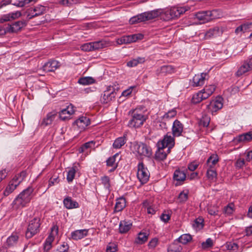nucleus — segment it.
<instances>
[{
  "instance_id": "obj_7",
  "label": "nucleus",
  "mask_w": 252,
  "mask_h": 252,
  "mask_svg": "<svg viewBox=\"0 0 252 252\" xmlns=\"http://www.w3.org/2000/svg\"><path fill=\"white\" fill-rule=\"evenodd\" d=\"M116 91L113 86H107L101 96L100 101L102 103L106 104L115 99Z\"/></svg>"
},
{
  "instance_id": "obj_41",
  "label": "nucleus",
  "mask_w": 252,
  "mask_h": 252,
  "mask_svg": "<svg viewBox=\"0 0 252 252\" xmlns=\"http://www.w3.org/2000/svg\"><path fill=\"white\" fill-rule=\"evenodd\" d=\"M209 15L210 21L213 20V19L220 18L222 16L221 11L218 9L209 11Z\"/></svg>"
},
{
  "instance_id": "obj_62",
  "label": "nucleus",
  "mask_w": 252,
  "mask_h": 252,
  "mask_svg": "<svg viewBox=\"0 0 252 252\" xmlns=\"http://www.w3.org/2000/svg\"><path fill=\"white\" fill-rule=\"evenodd\" d=\"M135 87L131 86L128 88L127 89L124 91L122 93V96H128L131 94L132 93V90Z\"/></svg>"
},
{
  "instance_id": "obj_51",
  "label": "nucleus",
  "mask_w": 252,
  "mask_h": 252,
  "mask_svg": "<svg viewBox=\"0 0 252 252\" xmlns=\"http://www.w3.org/2000/svg\"><path fill=\"white\" fill-rule=\"evenodd\" d=\"M69 246L67 243L63 242V244L54 252H68Z\"/></svg>"
},
{
  "instance_id": "obj_40",
  "label": "nucleus",
  "mask_w": 252,
  "mask_h": 252,
  "mask_svg": "<svg viewBox=\"0 0 252 252\" xmlns=\"http://www.w3.org/2000/svg\"><path fill=\"white\" fill-rule=\"evenodd\" d=\"M219 161V158L217 155H213L210 156L207 160V164L210 168H213Z\"/></svg>"
},
{
  "instance_id": "obj_14",
  "label": "nucleus",
  "mask_w": 252,
  "mask_h": 252,
  "mask_svg": "<svg viewBox=\"0 0 252 252\" xmlns=\"http://www.w3.org/2000/svg\"><path fill=\"white\" fill-rule=\"evenodd\" d=\"M184 126L178 120L174 121L172 127V133L173 137H179L182 135Z\"/></svg>"
},
{
  "instance_id": "obj_18",
  "label": "nucleus",
  "mask_w": 252,
  "mask_h": 252,
  "mask_svg": "<svg viewBox=\"0 0 252 252\" xmlns=\"http://www.w3.org/2000/svg\"><path fill=\"white\" fill-rule=\"evenodd\" d=\"M222 33V30L218 27H215L209 29L205 34L206 39L211 37H216L221 35Z\"/></svg>"
},
{
  "instance_id": "obj_3",
  "label": "nucleus",
  "mask_w": 252,
  "mask_h": 252,
  "mask_svg": "<svg viewBox=\"0 0 252 252\" xmlns=\"http://www.w3.org/2000/svg\"><path fill=\"white\" fill-rule=\"evenodd\" d=\"M146 117L138 110H134L132 113V118L129 121L128 126L130 127L138 128L142 126L146 120Z\"/></svg>"
},
{
  "instance_id": "obj_8",
  "label": "nucleus",
  "mask_w": 252,
  "mask_h": 252,
  "mask_svg": "<svg viewBox=\"0 0 252 252\" xmlns=\"http://www.w3.org/2000/svg\"><path fill=\"white\" fill-rule=\"evenodd\" d=\"M175 140L174 137L168 135L167 134L164 136L163 139L157 143V146L159 148H166L167 152L170 153V149L174 146Z\"/></svg>"
},
{
  "instance_id": "obj_43",
  "label": "nucleus",
  "mask_w": 252,
  "mask_h": 252,
  "mask_svg": "<svg viewBox=\"0 0 252 252\" xmlns=\"http://www.w3.org/2000/svg\"><path fill=\"white\" fill-rule=\"evenodd\" d=\"M77 169V167L76 166H73L68 170L66 177V179L68 182H71L74 179Z\"/></svg>"
},
{
  "instance_id": "obj_27",
  "label": "nucleus",
  "mask_w": 252,
  "mask_h": 252,
  "mask_svg": "<svg viewBox=\"0 0 252 252\" xmlns=\"http://www.w3.org/2000/svg\"><path fill=\"white\" fill-rule=\"evenodd\" d=\"M126 206V200L125 198L121 197L116 199L115 206L114 212L122 211Z\"/></svg>"
},
{
  "instance_id": "obj_23",
  "label": "nucleus",
  "mask_w": 252,
  "mask_h": 252,
  "mask_svg": "<svg viewBox=\"0 0 252 252\" xmlns=\"http://www.w3.org/2000/svg\"><path fill=\"white\" fill-rule=\"evenodd\" d=\"M196 18L202 23L210 21L209 11H202L197 12L195 15Z\"/></svg>"
},
{
  "instance_id": "obj_36",
  "label": "nucleus",
  "mask_w": 252,
  "mask_h": 252,
  "mask_svg": "<svg viewBox=\"0 0 252 252\" xmlns=\"http://www.w3.org/2000/svg\"><path fill=\"white\" fill-rule=\"evenodd\" d=\"M173 178L177 181H184L186 178V174L183 171L176 170L174 172Z\"/></svg>"
},
{
  "instance_id": "obj_17",
  "label": "nucleus",
  "mask_w": 252,
  "mask_h": 252,
  "mask_svg": "<svg viewBox=\"0 0 252 252\" xmlns=\"http://www.w3.org/2000/svg\"><path fill=\"white\" fill-rule=\"evenodd\" d=\"M60 66V63L55 60H51L45 63L42 68L44 71L53 72Z\"/></svg>"
},
{
  "instance_id": "obj_34",
  "label": "nucleus",
  "mask_w": 252,
  "mask_h": 252,
  "mask_svg": "<svg viewBox=\"0 0 252 252\" xmlns=\"http://www.w3.org/2000/svg\"><path fill=\"white\" fill-rule=\"evenodd\" d=\"M182 250L181 245L176 240L168 248L167 252H180Z\"/></svg>"
},
{
  "instance_id": "obj_60",
  "label": "nucleus",
  "mask_w": 252,
  "mask_h": 252,
  "mask_svg": "<svg viewBox=\"0 0 252 252\" xmlns=\"http://www.w3.org/2000/svg\"><path fill=\"white\" fill-rule=\"evenodd\" d=\"M226 247L228 250L236 251L238 248V245L235 243L229 242L226 244Z\"/></svg>"
},
{
  "instance_id": "obj_44",
  "label": "nucleus",
  "mask_w": 252,
  "mask_h": 252,
  "mask_svg": "<svg viewBox=\"0 0 252 252\" xmlns=\"http://www.w3.org/2000/svg\"><path fill=\"white\" fill-rule=\"evenodd\" d=\"M33 9L34 11L35 12L34 15L37 16L43 14L48 9L46 7L41 5H38L34 7Z\"/></svg>"
},
{
  "instance_id": "obj_46",
  "label": "nucleus",
  "mask_w": 252,
  "mask_h": 252,
  "mask_svg": "<svg viewBox=\"0 0 252 252\" xmlns=\"http://www.w3.org/2000/svg\"><path fill=\"white\" fill-rule=\"evenodd\" d=\"M17 187L16 185H13V183L9 182L8 185L6 187L3 192V195L5 196H8Z\"/></svg>"
},
{
  "instance_id": "obj_10",
  "label": "nucleus",
  "mask_w": 252,
  "mask_h": 252,
  "mask_svg": "<svg viewBox=\"0 0 252 252\" xmlns=\"http://www.w3.org/2000/svg\"><path fill=\"white\" fill-rule=\"evenodd\" d=\"M223 98L220 96H218L215 100H213L206 105V108L208 112L213 114L222 108L223 106Z\"/></svg>"
},
{
  "instance_id": "obj_25",
  "label": "nucleus",
  "mask_w": 252,
  "mask_h": 252,
  "mask_svg": "<svg viewBox=\"0 0 252 252\" xmlns=\"http://www.w3.org/2000/svg\"><path fill=\"white\" fill-rule=\"evenodd\" d=\"M63 202L65 207L68 209H72L79 207L78 202L72 200L70 197H67L64 198Z\"/></svg>"
},
{
  "instance_id": "obj_53",
  "label": "nucleus",
  "mask_w": 252,
  "mask_h": 252,
  "mask_svg": "<svg viewBox=\"0 0 252 252\" xmlns=\"http://www.w3.org/2000/svg\"><path fill=\"white\" fill-rule=\"evenodd\" d=\"M101 181L104 187L109 189L110 187V178L108 176H104L101 177Z\"/></svg>"
},
{
  "instance_id": "obj_59",
  "label": "nucleus",
  "mask_w": 252,
  "mask_h": 252,
  "mask_svg": "<svg viewBox=\"0 0 252 252\" xmlns=\"http://www.w3.org/2000/svg\"><path fill=\"white\" fill-rule=\"evenodd\" d=\"M245 164V159L244 158H239L236 160L235 165L237 168L241 169L244 166Z\"/></svg>"
},
{
  "instance_id": "obj_47",
  "label": "nucleus",
  "mask_w": 252,
  "mask_h": 252,
  "mask_svg": "<svg viewBox=\"0 0 252 252\" xmlns=\"http://www.w3.org/2000/svg\"><path fill=\"white\" fill-rule=\"evenodd\" d=\"M93 51L101 49L105 46V43L102 41L91 42Z\"/></svg>"
},
{
  "instance_id": "obj_37",
  "label": "nucleus",
  "mask_w": 252,
  "mask_h": 252,
  "mask_svg": "<svg viewBox=\"0 0 252 252\" xmlns=\"http://www.w3.org/2000/svg\"><path fill=\"white\" fill-rule=\"evenodd\" d=\"M206 176L209 180L211 182L216 181L217 173L216 171L213 168H209L207 169Z\"/></svg>"
},
{
  "instance_id": "obj_9",
  "label": "nucleus",
  "mask_w": 252,
  "mask_h": 252,
  "mask_svg": "<svg viewBox=\"0 0 252 252\" xmlns=\"http://www.w3.org/2000/svg\"><path fill=\"white\" fill-rule=\"evenodd\" d=\"M7 33H17L26 26L27 22L25 20H20L14 22L11 24H7Z\"/></svg>"
},
{
  "instance_id": "obj_13",
  "label": "nucleus",
  "mask_w": 252,
  "mask_h": 252,
  "mask_svg": "<svg viewBox=\"0 0 252 252\" xmlns=\"http://www.w3.org/2000/svg\"><path fill=\"white\" fill-rule=\"evenodd\" d=\"M209 78V75L206 73H202L195 75L192 78L193 87L201 86L204 84L205 81Z\"/></svg>"
},
{
  "instance_id": "obj_52",
  "label": "nucleus",
  "mask_w": 252,
  "mask_h": 252,
  "mask_svg": "<svg viewBox=\"0 0 252 252\" xmlns=\"http://www.w3.org/2000/svg\"><path fill=\"white\" fill-rule=\"evenodd\" d=\"M213 246V241L211 238H208L205 242L201 243L202 248L204 250L212 247Z\"/></svg>"
},
{
  "instance_id": "obj_48",
  "label": "nucleus",
  "mask_w": 252,
  "mask_h": 252,
  "mask_svg": "<svg viewBox=\"0 0 252 252\" xmlns=\"http://www.w3.org/2000/svg\"><path fill=\"white\" fill-rule=\"evenodd\" d=\"M189 191L183 190L178 195V199L181 203L186 202L188 198Z\"/></svg>"
},
{
  "instance_id": "obj_42",
  "label": "nucleus",
  "mask_w": 252,
  "mask_h": 252,
  "mask_svg": "<svg viewBox=\"0 0 252 252\" xmlns=\"http://www.w3.org/2000/svg\"><path fill=\"white\" fill-rule=\"evenodd\" d=\"M18 240V236L16 235H12L7 238L6 240V245L8 247L15 246Z\"/></svg>"
},
{
  "instance_id": "obj_54",
  "label": "nucleus",
  "mask_w": 252,
  "mask_h": 252,
  "mask_svg": "<svg viewBox=\"0 0 252 252\" xmlns=\"http://www.w3.org/2000/svg\"><path fill=\"white\" fill-rule=\"evenodd\" d=\"M94 143L93 141H91L85 143L80 148V152H83L85 150L88 148H94Z\"/></svg>"
},
{
  "instance_id": "obj_49",
  "label": "nucleus",
  "mask_w": 252,
  "mask_h": 252,
  "mask_svg": "<svg viewBox=\"0 0 252 252\" xmlns=\"http://www.w3.org/2000/svg\"><path fill=\"white\" fill-rule=\"evenodd\" d=\"M119 156V154L116 153L112 157H110L107 160V165L109 166H117V164L116 163V158Z\"/></svg>"
},
{
  "instance_id": "obj_63",
  "label": "nucleus",
  "mask_w": 252,
  "mask_h": 252,
  "mask_svg": "<svg viewBox=\"0 0 252 252\" xmlns=\"http://www.w3.org/2000/svg\"><path fill=\"white\" fill-rule=\"evenodd\" d=\"M158 242V239L157 238H154L149 242L148 246L151 248H154L157 246Z\"/></svg>"
},
{
  "instance_id": "obj_31",
  "label": "nucleus",
  "mask_w": 252,
  "mask_h": 252,
  "mask_svg": "<svg viewBox=\"0 0 252 252\" xmlns=\"http://www.w3.org/2000/svg\"><path fill=\"white\" fill-rule=\"evenodd\" d=\"M216 89V87L214 85H210L206 86L201 92L204 94V96L208 98L211 96L214 92Z\"/></svg>"
},
{
  "instance_id": "obj_28",
  "label": "nucleus",
  "mask_w": 252,
  "mask_h": 252,
  "mask_svg": "<svg viewBox=\"0 0 252 252\" xmlns=\"http://www.w3.org/2000/svg\"><path fill=\"white\" fill-rule=\"evenodd\" d=\"M170 9L173 14V16L176 18L179 17L181 15L189 10V7L188 6L173 7L170 8Z\"/></svg>"
},
{
  "instance_id": "obj_56",
  "label": "nucleus",
  "mask_w": 252,
  "mask_h": 252,
  "mask_svg": "<svg viewBox=\"0 0 252 252\" xmlns=\"http://www.w3.org/2000/svg\"><path fill=\"white\" fill-rule=\"evenodd\" d=\"M80 48L82 51L86 52H90L93 51L91 42L82 44Z\"/></svg>"
},
{
  "instance_id": "obj_33",
  "label": "nucleus",
  "mask_w": 252,
  "mask_h": 252,
  "mask_svg": "<svg viewBox=\"0 0 252 252\" xmlns=\"http://www.w3.org/2000/svg\"><path fill=\"white\" fill-rule=\"evenodd\" d=\"M206 99H207V98L204 96V94L201 92V91H200L198 93L193 94L191 101L194 104H197Z\"/></svg>"
},
{
  "instance_id": "obj_6",
  "label": "nucleus",
  "mask_w": 252,
  "mask_h": 252,
  "mask_svg": "<svg viewBox=\"0 0 252 252\" xmlns=\"http://www.w3.org/2000/svg\"><path fill=\"white\" fill-rule=\"evenodd\" d=\"M150 172L142 162H139L137 166V177L141 184H146L149 180Z\"/></svg>"
},
{
  "instance_id": "obj_45",
  "label": "nucleus",
  "mask_w": 252,
  "mask_h": 252,
  "mask_svg": "<svg viewBox=\"0 0 252 252\" xmlns=\"http://www.w3.org/2000/svg\"><path fill=\"white\" fill-rule=\"evenodd\" d=\"M160 71L162 73L171 74L174 72L175 68L171 65H165L160 67Z\"/></svg>"
},
{
  "instance_id": "obj_16",
  "label": "nucleus",
  "mask_w": 252,
  "mask_h": 252,
  "mask_svg": "<svg viewBox=\"0 0 252 252\" xmlns=\"http://www.w3.org/2000/svg\"><path fill=\"white\" fill-rule=\"evenodd\" d=\"M21 15V12L19 11L3 15L0 18V23H3L5 22H8L15 20L20 17Z\"/></svg>"
},
{
  "instance_id": "obj_21",
  "label": "nucleus",
  "mask_w": 252,
  "mask_h": 252,
  "mask_svg": "<svg viewBox=\"0 0 252 252\" xmlns=\"http://www.w3.org/2000/svg\"><path fill=\"white\" fill-rule=\"evenodd\" d=\"M252 140V130L236 137L234 141L237 142L247 143Z\"/></svg>"
},
{
  "instance_id": "obj_64",
  "label": "nucleus",
  "mask_w": 252,
  "mask_h": 252,
  "mask_svg": "<svg viewBox=\"0 0 252 252\" xmlns=\"http://www.w3.org/2000/svg\"><path fill=\"white\" fill-rule=\"evenodd\" d=\"M117 251V247L114 244H109L106 248V252H116Z\"/></svg>"
},
{
  "instance_id": "obj_11",
  "label": "nucleus",
  "mask_w": 252,
  "mask_h": 252,
  "mask_svg": "<svg viewBox=\"0 0 252 252\" xmlns=\"http://www.w3.org/2000/svg\"><path fill=\"white\" fill-rule=\"evenodd\" d=\"M58 233V227L57 225H54L51 229V233L46 238L44 244V249L46 252H48L52 248V242L54 240L55 235Z\"/></svg>"
},
{
  "instance_id": "obj_24",
  "label": "nucleus",
  "mask_w": 252,
  "mask_h": 252,
  "mask_svg": "<svg viewBox=\"0 0 252 252\" xmlns=\"http://www.w3.org/2000/svg\"><path fill=\"white\" fill-rule=\"evenodd\" d=\"M57 117V114L55 112H51L48 113L46 117L44 118L41 123V125L44 126H47L51 125L53 121Z\"/></svg>"
},
{
  "instance_id": "obj_55",
  "label": "nucleus",
  "mask_w": 252,
  "mask_h": 252,
  "mask_svg": "<svg viewBox=\"0 0 252 252\" xmlns=\"http://www.w3.org/2000/svg\"><path fill=\"white\" fill-rule=\"evenodd\" d=\"M234 204L233 203L228 204L224 208V213L227 215H231L234 211Z\"/></svg>"
},
{
  "instance_id": "obj_22",
  "label": "nucleus",
  "mask_w": 252,
  "mask_h": 252,
  "mask_svg": "<svg viewBox=\"0 0 252 252\" xmlns=\"http://www.w3.org/2000/svg\"><path fill=\"white\" fill-rule=\"evenodd\" d=\"M132 223L130 220H121L119 224V232L121 233L127 232L132 226Z\"/></svg>"
},
{
  "instance_id": "obj_38",
  "label": "nucleus",
  "mask_w": 252,
  "mask_h": 252,
  "mask_svg": "<svg viewBox=\"0 0 252 252\" xmlns=\"http://www.w3.org/2000/svg\"><path fill=\"white\" fill-rule=\"evenodd\" d=\"M192 240L191 236L189 234H184L176 240L179 244H186Z\"/></svg>"
},
{
  "instance_id": "obj_35",
  "label": "nucleus",
  "mask_w": 252,
  "mask_h": 252,
  "mask_svg": "<svg viewBox=\"0 0 252 252\" xmlns=\"http://www.w3.org/2000/svg\"><path fill=\"white\" fill-rule=\"evenodd\" d=\"M145 61V59L144 57H137L128 62L127 63V66L129 67H133L137 66L139 63H142Z\"/></svg>"
},
{
  "instance_id": "obj_50",
  "label": "nucleus",
  "mask_w": 252,
  "mask_h": 252,
  "mask_svg": "<svg viewBox=\"0 0 252 252\" xmlns=\"http://www.w3.org/2000/svg\"><path fill=\"white\" fill-rule=\"evenodd\" d=\"M203 220L202 218H198L194 220L193 226L196 229L199 230L203 227Z\"/></svg>"
},
{
  "instance_id": "obj_4",
  "label": "nucleus",
  "mask_w": 252,
  "mask_h": 252,
  "mask_svg": "<svg viewBox=\"0 0 252 252\" xmlns=\"http://www.w3.org/2000/svg\"><path fill=\"white\" fill-rule=\"evenodd\" d=\"M133 151L140 156L150 157L152 155L151 147L142 142H135L133 145Z\"/></svg>"
},
{
  "instance_id": "obj_58",
  "label": "nucleus",
  "mask_w": 252,
  "mask_h": 252,
  "mask_svg": "<svg viewBox=\"0 0 252 252\" xmlns=\"http://www.w3.org/2000/svg\"><path fill=\"white\" fill-rule=\"evenodd\" d=\"M17 176L19 178V181H18L17 183H16V185L18 186L24 180L27 176V173L25 171H23L19 174H18Z\"/></svg>"
},
{
  "instance_id": "obj_26",
  "label": "nucleus",
  "mask_w": 252,
  "mask_h": 252,
  "mask_svg": "<svg viewBox=\"0 0 252 252\" xmlns=\"http://www.w3.org/2000/svg\"><path fill=\"white\" fill-rule=\"evenodd\" d=\"M126 137L127 134L124 133L123 136L118 137L116 139L113 144V148L115 149L121 148L126 144L127 141Z\"/></svg>"
},
{
  "instance_id": "obj_15",
  "label": "nucleus",
  "mask_w": 252,
  "mask_h": 252,
  "mask_svg": "<svg viewBox=\"0 0 252 252\" xmlns=\"http://www.w3.org/2000/svg\"><path fill=\"white\" fill-rule=\"evenodd\" d=\"M74 113L73 106L70 104L67 106L65 108L62 110L59 113V117L60 119L65 121L70 119V116Z\"/></svg>"
},
{
  "instance_id": "obj_30",
  "label": "nucleus",
  "mask_w": 252,
  "mask_h": 252,
  "mask_svg": "<svg viewBox=\"0 0 252 252\" xmlns=\"http://www.w3.org/2000/svg\"><path fill=\"white\" fill-rule=\"evenodd\" d=\"M158 148V150L155 154V159L157 161H162L166 158L167 154L169 153L164 151L165 148Z\"/></svg>"
},
{
  "instance_id": "obj_2",
  "label": "nucleus",
  "mask_w": 252,
  "mask_h": 252,
  "mask_svg": "<svg viewBox=\"0 0 252 252\" xmlns=\"http://www.w3.org/2000/svg\"><path fill=\"white\" fill-rule=\"evenodd\" d=\"M33 191L32 188L28 187L21 192L13 201V208L18 209L24 207L31 201Z\"/></svg>"
},
{
  "instance_id": "obj_61",
  "label": "nucleus",
  "mask_w": 252,
  "mask_h": 252,
  "mask_svg": "<svg viewBox=\"0 0 252 252\" xmlns=\"http://www.w3.org/2000/svg\"><path fill=\"white\" fill-rule=\"evenodd\" d=\"M199 163L195 161L190 162L188 165V169L191 171H194L198 166Z\"/></svg>"
},
{
  "instance_id": "obj_57",
  "label": "nucleus",
  "mask_w": 252,
  "mask_h": 252,
  "mask_svg": "<svg viewBox=\"0 0 252 252\" xmlns=\"http://www.w3.org/2000/svg\"><path fill=\"white\" fill-rule=\"evenodd\" d=\"M177 114V111L175 109H172L171 110L168 111L166 113H165L163 118L166 119H170L174 117Z\"/></svg>"
},
{
  "instance_id": "obj_19",
  "label": "nucleus",
  "mask_w": 252,
  "mask_h": 252,
  "mask_svg": "<svg viewBox=\"0 0 252 252\" xmlns=\"http://www.w3.org/2000/svg\"><path fill=\"white\" fill-rule=\"evenodd\" d=\"M138 39V36L136 34L123 36L117 40L118 44H128L135 42Z\"/></svg>"
},
{
  "instance_id": "obj_29",
  "label": "nucleus",
  "mask_w": 252,
  "mask_h": 252,
  "mask_svg": "<svg viewBox=\"0 0 252 252\" xmlns=\"http://www.w3.org/2000/svg\"><path fill=\"white\" fill-rule=\"evenodd\" d=\"M76 125L81 129H84L90 124V121L89 118L86 117H81L75 121Z\"/></svg>"
},
{
  "instance_id": "obj_12",
  "label": "nucleus",
  "mask_w": 252,
  "mask_h": 252,
  "mask_svg": "<svg viewBox=\"0 0 252 252\" xmlns=\"http://www.w3.org/2000/svg\"><path fill=\"white\" fill-rule=\"evenodd\" d=\"M252 69V56L245 60L236 73L237 76H240Z\"/></svg>"
},
{
  "instance_id": "obj_1",
  "label": "nucleus",
  "mask_w": 252,
  "mask_h": 252,
  "mask_svg": "<svg viewBox=\"0 0 252 252\" xmlns=\"http://www.w3.org/2000/svg\"><path fill=\"white\" fill-rule=\"evenodd\" d=\"M160 15H162V18L166 21L175 18V17L173 16V14L170 8L165 10L164 12L161 9H158L145 12L133 16L130 19L129 23L130 24H134L144 22L153 20Z\"/></svg>"
},
{
  "instance_id": "obj_32",
  "label": "nucleus",
  "mask_w": 252,
  "mask_h": 252,
  "mask_svg": "<svg viewBox=\"0 0 252 252\" xmlns=\"http://www.w3.org/2000/svg\"><path fill=\"white\" fill-rule=\"evenodd\" d=\"M95 82V79L90 76L81 77L78 80V83L82 85H89Z\"/></svg>"
},
{
  "instance_id": "obj_5",
  "label": "nucleus",
  "mask_w": 252,
  "mask_h": 252,
  "mask_svg": "<svg viewBox=\"0 0 252 252\" xmlns=\"http://www.w3.org/2000/svg\"><path fill=\"white\" fill-rule=\"evenodd\" d=\"M40 221L39 218H34L30 221L26 232L27 239L31 238L39 231Z\"/></svg>"
},
{
  "instance_id": "obj_39",
  "label": "nucleus",
  "mask_w": 252,
  "mask_h": 252,
  "mask_svg": "<svg viewBox=\"0 0 252 252\" xmlns=\"http://www.w3.org/2000/svg\"><path fill=\"white\" fill-rule=\"evenodd\" d=\"M149 234L146 232H140L135 240V243L139 244H142L148 240Z\"/></svg>"
},
{
  "instance_id": "obj_20",
  "label": "nucleus",
  "mask_w": 252,
  "mask_h": 252,
  "mask_svg": "<svg viewBox=\"0 0 252 252\" xmlns=\"http://www.w3.org/2000/svg\"><path fill=\"white\" fill-rule=\"evenodd\" d=\"M88 234V229L76 230L71 232V237L74 240H78L87 236Z\"/></svg>"
}]
</instances>
